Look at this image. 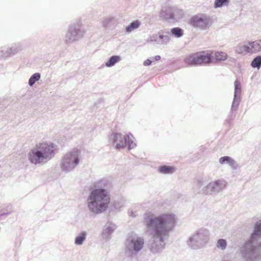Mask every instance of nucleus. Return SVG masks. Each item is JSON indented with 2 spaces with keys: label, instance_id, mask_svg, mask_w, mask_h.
I'll return each instance as SVG.
<instances>
[{
  "label": "nucleus",
  "instance_id": "nucleus-15",
  "mask_svg": "<svg viewBox=\"0 0 261 261\" xmlns=\"http://www.w3.org/2000/svg\"><path fill=\"white\" fill-rule=\"evenodd\" d=\"M116 228V225L112 222H108L105 225L102 233V237L103 239L109 240L111 239V234Z\"/></svg>",
  "mask_w": 261,
  "mask_h": 261
},
{
  "label": "nucleus",
  "instance_id": "nucleus-20",
  "mask_svg": "<svg viewBox=\"0 0 261 261\" xmlns=\"http://www.w3.org/2000/svg\"><path fill=\"white\" fill-rule=\"evenodd\" d=\"M87 233L86 231L80 232L74 239V244L76 246L82 245L86 240Z\"/></svg>",
  "mask_w": 261,
  "mask_h": 261
},
{
  "label": "nucleus",
  "instance_id": "nucleus-21",
  "mask_svg": "<svg viewBox=\"0 0 261 261\" xmlns=\"http://www.w3.org/2000/svg\"><path fill=\"white\" fill-rule=\"evenodd\" d=\"M141 21L139 20L132 21L126 27L125 31L127 33H132L133 31L138 29L141 25Z\"/></svg>",
  "mask_w": 261,
  "mask_h": 261
},
{
  "label": "nucleus",
  "instance_id": "nucleus-37",
  "mask_svg": "<svg viewBox=\"0 0 261 261\" xmlns=\"http://www.w3.org/2000/svg\"><path fill=\"white\" fill-rule=\"evenodd\" d=\"M114 207L116 208V209L117 210H119L120 209V208L122 206V204H120V203H117V202H115V203L114 204Z\"/></svg>",
  "mask_w": 261,
  "mask_h": 261
},
{
  "label": "nucleus",
  "instance_id": "nucleus-9",
  "mask_svg": "<svg viewBox=\"0 0 261 261\" xmlns=\"http://www.w3.org/2000/svg\"><path fill=\"white\" fill-rule=\"evenodd\" d=\"M134 138L131 134L126 136L120 133H113L110 137V141L115 145L116 149L124 148L127 145L128 150L134 148L136 146V144L134 142Z\"/></svg>",
  "mask_w": 261,
  "mask_h": 261
},
{
  "label": "nucleus",
  "instance_id": "nucleus-13",
  "mask_svg": "<svg viewBox=\"0 0 261 261\" xmlns=\"http://www.w3.org/2000/svg\"><path fill=\"white\" fill-rule=\"evenodd\" d=\"M161 15L164 19L169 22L178 21L182 16V11L175 7L170 8L165 10H162Z\"/></svg>",
  "mask_w": 261,
  "mask_h": 261
},
{
  "label": "nucleus",
  "instance_id": "nucleus-38",
  "mask_svg": "<svg viewBox=\"0 0 261 261\" xmlns=\"http://www.w3.org/2000/svg\"><path fill=\"white\" fill-rule=\"evenodd\" d=\"M151 62L152 61L151 60H150L149 59H147V60L144 62L143 65L144 66H148L151 64Z\"/></svg>",
  "mask_w": 261,
  "mask_h": 261
},
{
  "label": "nucleus",
  "instance_id": "nucleus-32",
  "mask_svg": "<svg viewBox=\"0 0 261 261\" xmlns=\"http://www.w3.org/2000/svg\"><path fill=\"white\" fill-rule=\"evenodd\" d=\"M204 186V181L203 179H201L198 180L197 182L195 184L194 189H195V192H197L198 193H201V192H199L200 191H201L203 187H205Z\"/></svg>",
  "mask_w": 261,
  "mask_h": 261
},
{
  "label": "nucleus",
  "instance_id": "nucleus-33",
  "mask_svg": "<svg viewBox=\"0 0 261 261\" xmlns=\"http://www.w3.org/2000/svg\"><path fill=\"white\" fill-rule=\"evenodd\" d=\"M216 246L218 248L224 250L226 249L227 246L226 241L223 239H220L217 241Z\"/></svg>",
  "mask_w": 261,
  "mask_h": 261
},
{
  "label": "nucleus",
  "instance_id": "nucleus-18",
  "mask_svg": "<svg viewBox=\"0 0 261 261\" xmlns=\"http://www.w3.org/2000/svg\"><path fill=\"white\" fill-rule=\"evenodd\" d=\"M219 163L221 164H227L233 169H236L238 167L236 161L228 156H224L220 158Z\"/></svg>",
  "mask_w": 261,
  "mask_h": 261
},
{
  "label": "nucleus",
  "instance_id": "nucleus-2",
  "mask_svg": "<svg viewBox=\"0 0 261 261\" xmlns=\"http://www.w3.org/2000/svg\"><path fill=\"white\" fill-rule=\"evenodd\" d=\"M107 184V180L105 179L93 184V189L90 192L87 199L88 208L91 213L100 214L108 208L110 198L108 191L105 189Z\"/></svg>",
  "mask_w": 261,
  "mask_h": 261
},
{
  "label": "nucleus",
  "instance_id": "nucleus-26",
  "mask_svg": "<svg viewBox=\"0 0 261 261\" xmlns=\"http://www.w3.org/2000/svg\"><path fill=\"white\" fill-rule=\"evenodd\" d=\"M241 83L239 81L236 80L234 82V92L233 97L241 98Z\"/></svg>",
  "mask_w": 261,
  "mask_h": 261
},
{
  "label": "nucleus",
  "instance_id": "nucleus-6",
  "mask_svg": "<svg viewBox=\"0 0 261 261\" xmlns=\"http://www.w3.org/2000/svg\"><path fill=\"white\" fill-rule=\"evenodd\" d=\"M145 239L134 232L128 233L124 242V253L128 257L136 256L143 249Z\"/></svg>",
  "mask_w": 261,
  "mask_h": 261
},
{
  "label": "nucleus",
  "instance_id": "nucleus-30",
  "mask_svg": "<svg viewBox=\"0 0 261 261\" xmlns=\"http://www.w3.org/2000/svg\"><path fill=\"white\" fill-rule=\"evenodd\" d=\"M41 77L40 73L37 72L33 74L29 80V85L30 86H33L36 82L39 80Z\"/></svg>",
  "mask_w": 261,
  "mask_h": 261
},
{
  "label": "nucleus",
  "instance_id": "nucleus-34",
  "mask_svg": "<svg viewBox=\"0 0 261 261\" xmlns=\"http://www.w3.org/2000/svg\"><path fill=\"white\" fill-rule=\"evenodd\" d=\"M242 49L246 53H253L252 47H251L250 42L247 45H244L242 47Z\"/></svg>",
  "mask_w": 261,
  "mask_h": 261
},
{
  "label": "nucleus",
  "instance_id": "nucleus-4",
  "mask_svg": "<svg viewBox=\"0 0 261 261\" xmlns=\"http://www.w3.org/2000/svg\"><path fill=\"white\" fill-rule=\"evenodd\" d=\"M57 146L49 141H41L35 144L30 150L28 158L31 163L42 165L47 163L55 155Z\"/></svg>",
  "mask_w": 261,
  "mask_h": 261
},
{
  "label": "nucleus",
  "instance_id": "nucleus-5",
  "mask_svg": "<svg viewBox=\"0 0 261 261\" xmlns=\"http://www.w3.org/2000/svg\"><path fill=\"white\" fill-rule=\"evenodd\" d=\"M227 58V54L223 51H216L212 55L207 51H203L187 56L184 59V62L189 66H198L210 64L213 58L216 61H225Z\"/></svg>",
  "mask_w": 261,
  "mask_h": 261
},
{
  "label": "nucleus",
  "instance_id": "nucleus-28",
  "mask_svg": "<svg viewBox=\"0 0 261 261\" xmlns=\"http://www.w3.org/2000/svg\"><path fill=\"white\" fill-rule=\"evenodd\" d=\"M148 43L154 42L156 44L160 45V38H159V32L158 34H154L151 36H150L146 40Z\"/></svg>",
  "mask_w": 261,
  "mask_h": 261
},
{
  "label": "nucleus",
  "instance_id": "nucleus-24",
  "mask_svg": "<svg viewBox=\"0 0 261 261\" xmlns=\"http://www.w3.org/2000/svg\"><path fill=\"white\" fill-rule=\"evenodd\" d=\"M253 53H258L261 50V40L250 42Z\"/></svg>",
  "mask_w": 261,
  "mask_h": 261
},
{
  "label": "nucleus",
  "instance_id": "nucleus-35",
  "mask_svg": "<svg viewBox=\"0 0 261 261\" xmlns=\"http://www.w3.org/2000/svg\"><path fill=\"white\" fill-rule=\"evenodd\" d=\"M12 210V206L9 205L7 206V211L8 212H5L3 211H0V217H2L4 215H7L8 214L10 213L11 211Z\"/></svg>",
  "mask_w": 261,
  "mask_h": 261
},
{
  "label": "nucleus",
  "instance_id": "nucleus-29",
  "mask_svg": "<svg viewBox=\"0 0 261 261\" xmlns=\"http://www.w3.org/2000/svg\"><path fill=\"white\" fill-rule=\"evenodd\" d=\"M148 43L154 42L156 44L160 45V38H159V32L158 34H154L151 36H150L146 40Z\"/></svg>",
  "mask_w": 261,
  "mask_h": 261
},
{
  "label": "nucleus",
  "instance_id": "nucleus-27",
  "mask_svg": "<svg viewBox=\"0 0 261 261\" xmlns=\"http://www.w3.org/2000/svg\"><path fill=\"white\" fill-rule=\"evenodd\" d=\"M229 3V0H215L214 7L216 9L220 8L223 6H227Z\"/></svg>",
  "mask_w": 261,
  "mask_h": 261
},
{
  "label": "nucleus",
  "instance_id": "nucleus-8",
  "mask_svg": "<svg viewBox=\"0 0 261 261\" xmlns=\"http://www.w3.org/2000/svg\"><path fill=\"white\" fill-rule=\"evenodd\" d=\"M209 231L206 229H199L194 232L187 241L189 247L197 250L203 247L209 240Z\"/></svg>",
  "mask_w": 261,
  "mask_h": 261
},
{
  "label": "nucleus",
  "instance_id": "nucleus-3",
  "mask_svg": "<svg viewBox=\"0 0 261 261\" xmlns=\"http://www.w3.org/2000/svg\"><path fill=\"white\" fill-rule=\"evenodd\" d=\"M246 261H261V220L255 222L248 240L241 248Z\"/></svg>",
  "mask_w": 261,
  "mask_h": 261
},
{
  "label": "nucleus",
  "instance_id": "nucleus-17",
  "mask_svg": "<svg viewBox=\"0 0 261 261\" xmlns=\"http://www.w3.org/2000/svg\"><path fill=\"white\" fill-rule=\"evenodd\" d=\"M240 101V97H233V101L230 109V114L228 115V118L230 119V120H233L235 118L236 116V112L238 110Z\"/></svg>",
  "mask_w": 261,
  "mask_h": 261
},
{
  "label": "nucleus",
  "instance_id": "nucleus-36",
  "mask_svg": "<svg viewBox=\"0 0 261 261\" xmlns=\"http://www.w3.org/2000/svg\"><path fill=\"white\" fill-rule=\"evenodd\" d=\"M128 213L129 214V216L133 218H135L138 216L137 213L133 212L132 210H129Z\"/></svg>",
  "mask_w": 261,
  "mask_h": 261
},
{
  "label": "nucleus",
  "instance_id": "nucleus-23",
  "mask_svg": "<svg viewBox=\"0 0 261 261\" xmlns=\"http://www.w3.org/2000/svg\"><path fill=\"white\" fill-rule=\"evenodd\" d=\"M121 60V58L118 56H112L108 60V61L106 63L105 65L107 67H112L116 63L120 61Z\"/></svg>",
  "mask_w": 261,
  "mask_h": 261
},
{
  "label": "nucleus",
  "instance_id": "nucleus-39",
  "mask_svg": "<svg viewBox=\"0 0 261 261\" xmlns=\"http://www.w3.org/2000/svg\"><path fill=\"white\" fill-rule=\"evenodd\" d=\"M160 59H161V57L160 56H155L154 57V59L155 61H159L160 60Z\"/></svg>",
  "mask_w": 261,
  "mask_h": 261
},
{
  "label": "nucleus",
  "instance_id": "nucleus-10",
  "mask_svg": "<svg viewBox=\"0 0 261 261\" xmlns=\"http://www.w3.org/2000/svg\"><path fill=\"white\" fill-rule=\"evenodd\" d=\"M85 33V30L81 23L73 24L69 27L65 36V41L67 43L78 41L83 37Z\"/></svg>",
  "mask_w": 261,
  "mask_h": 261
},
{
  "label": "nucleus",
  "instance_id": "nucleus-19",
  "mask_svg": "<svg viewBox=\"0 0 261 261\" xmlns=\"http://www.w3.org/2000/svg\"><path fill=\"white\" fill-rule=\"evenodd\" d=\"M160 45H165L170 41V33L169 31H161L159 32Z\"/></svg>",
  "mask_w": 261,
  "mask_h": 261
},
{
  "label": "nucleus",
  "instance_id": "nucleus-12",
  "mask_svg": "<svg viewBox=\"0 0 261 261\" xmlns=\"http://www.w3.org/2000/svg\"><path fill=\"white\" fill-rule=\"evenodd\" d=\"M189 24L195 28L204 30L211 25L212 21L210 16L201 14L192 16L189 20Z\"/></svg>",
  "mask_w": 261,
  "mask_h": 261
},
{
  "label": "nucleus",
  "instance_id": "nucleus-11",
  "mask_svg": "<svg viewBox=\"0 0 261 261\" xmlns=\"http://www.w3.org/2000/svg\"><path fill=\"white\" fill-rule=\"evenodd\" d=\"M227 184V181L224 179L216 180L203 187L201 191L199 192H201L203 195H216L225 189Z\"/></svg>",
  "mask_w": 261,
  "mask_h": 261
},
{
  "label": "nucleus",
  "instance_id": "nucleus-16",
  "mask_svg": "<svg viewBox=\"0 0 261 261\" xmlns=\"http://www.w3.org/2000/svg\"><path fill=\"white\" fill-rule=\"evenodd\" d=\"M102 26L106 29L111 30L115 26L116 20L115 17L107 16L101 21Z\"/></svg>",
  "mask_w": 261,
  "mask_h": 261
},
{
  "label": "nucleus",
  "instance_id": "nucleus-22",
  "mask_svg": "<svg viewBox=\"0 0 261 261\" xmlns=\"http://www.w3.org/2000/svg\"><path fill=\"white\" fill-rule=\"evenodd\" d=\"M169 32L170 33V36L172 35L177 38H181L184 35L183 30L178 27H175L171 29Z\"/></svg>",
  "mask_w": 261,
  "mask_h": 261
},
{
  "label": "nucleus",
  "instance_id": "nucleus-7",
  "mask_svg": "<svg viewBox=\"0 0 261 261\" xmlns=\"http://www.w3.org/2000/svg\"><path fill=\"white\" fill-rule=\"evenodd\" d=\"M81 159V151L78 149H73L66 153L60 162L62 171L65 172L72 171L79 165Z\"/></svg>",
  "mask_w": 261,
  "mask_h": 261
},
{
  "label": "nucleus",
  "instance_id": "nucleus-31",
  "mask_svg": "<svg viewBox=\"0 0 261 261\" xmlns=\"http://www.w3.org/2000/svg\"><path fill=\"white\" fill-rule=\"evenodd\" d=\"M251 65L253 68L259 69L261 66V55L256 57L252 61Z\"/></svg>",
  "mask_w": 261,
  "mask_h": 261
},
{
  "label": "nucleus",
  "instance_id": "nucleus-1",
  "mask_svg": "<svg viewBox=\"0 0 261 261\" xmlns=\"http://www.w3.org/2000/svg\"><path fill=\"white\" fill-rule=\"evenodd\" d=\"M176 223L175 215L172 213H165L155 216L149 212L143 215V225L151 236L148 248L151 252L158 253L164 249L165 241Z\"/></svg>",
  "mask_w": 261,
  "mask_h": 261
},
{
  "label": "nucleus",
  "instance_id": "nucleus-25",
  "mask_svg": "<svg viewBox=\"0 0 261 261\" xmlns=\"http://www.w3.org/2000/svg\"><path fill=\"white\" fill-rule=\"evenodd\" d=\"M159 171L162 174H170L173 172L174 168L172 166L163 165L159 168Z\"/></svg>",
  "mask_w": 261,
  "mask_h": 261
},
{
  "label": "nucleus",
  "instance_id": "nucleus-14",
  "mask_svg": "<svg viewBox=\"0 0 261 261\" xmlns=\"http://www.w3.org/2000/svg\"><path fill=\"white\" fill-rule=\"evenodd\" d=\"M22 49L20 43L13 44L10 48L2 47L1 50L0 57L6 58L8 56H14L19 53Z\"/></svg>",
  "mask_w": 261,
  "mask_h": 261
}]
</instances>
